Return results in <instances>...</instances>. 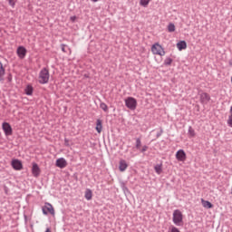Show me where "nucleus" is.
<instances>
[{"instance_id":"nucleus-1","label":"nucleus","mask_w":232,"mask_h":232,"mask_svg":"<svg viewBox=\"0 0 232 232\" xmlns=\"http://www.w3.org/2000/svg\"><path fill=\"white\" fill-rule=\"evenodd\" d=\"M48 81H50V72L48 69L44 68L39 73L38 82H40V84H46Z\"/></svg>"},{"instance_id":"nucleus-2","label":"nucleus","mask_w":232,"mask_h":232,"mask_svg":"<svg viewBox=\"0 0 232 232\" xmlns=\"http://www.w3.org/2000/svg\"><path fill=\"white\" fill-rule=\"evenodd\" d=\"M150 50L153 55H160V57H164V55H166L164 47H162V45H160L159 43L152 44Z\"/></svg>"},{"instance_id":"nucleus-3","label":"nucleus","mask_w":232,"mask_h":232,"mask_svg":"<svg viewBox=\"0 0 232 232\" xmlns=\"http://www.w3.org/2000/svg\"><path fill=\"white\" fill-rule=\"evenodd\" d=\"M183 218L184 216L182 215V212L180 210H174L172 220L176 226H180V224H182Z\"/></svg>"},{"instance_id":"nucleus-4","label":"nucleus","mask_w":232,"mask_h":232,"mask_svg":"<svg viewBox=\"0 0 232 232\" xmlns=\"http://www.w3.org/2000/svg\"><path fill=\"white\" fill-rule=\"evenodd\" d=\"M42 211L44 215H52L55 217V208L50 203H45L44 206L42 208Z\"/></svg>"},{"instance_id":"nucleus-5","label":"nucleus","mask_w":232,"mask_h":232,"mask_svg":"<svg viewBox=\"0 0 232 232\" xmlns=\"http://www.w3.org/2000/svg\"><path fill=\"white\" fill-rule=\"evenodd\" d=\"M125 106H127L129 110H137V100L133 97H128L125 99Z\"/></svg>"},{"instance_id":"nucleus-6","label":"nucleus","mask_w":232,"mask_h":232,"mask_svg":"<svg viewBox=\"0 0 232 232\" xmlns=\"http://www.w3.org/2000/svg\"><path fill=\"white\" fill-rule=\"evenodd\" d=\"M11 166L16 171H21V169H23V163L19 160H13L12 162H11Z\"/></svg>"},{"instance_id":"nucleus-7","label":"nucleus","mask_w":232,"mask_h":232,"mask_svg":"<svg viewBox=\"0 0 232 232\" xmlns=\"http://www.w3.org/2000/svg\"><path fill=\"white\" fill-rule=\"evenodd\" d=\"M176 159L179 162H184V160H186L187 156H186V152L184 151V150H179L177 151Z\"/></svg>"},{"instance_id":"nucleus-8","label":"nucleus","mask_w":232,"mask_h":232,"mask_svg":"<svg viewBox=\"0 0 232 232\" xmlns=\"http://www.w3.org/2000/svg\"><path fill=\"white\" fill-rule=\"evenodd\" d=\"M55 165L57 168H60L61 169H63L68 166V162L64 158H59L58 160H56Z\"/></svg>"},{"instance_id":"nucleus-9","label":"nucleus","mask_w":232,"mask_h":232,"mask_svg":"<svg viewBox=\"0 0 232 232\" xmlns=\"http://www.w3.org/2000/svg\"><path fill=\"white\" fill-rule=\"evenodd\" d=\"M209 101H211V96H209L208 92H202L200 94V102H202V104H208Z\"/></svg>"},{"instance_id":"nucleus-10","label":"nucleus","mask_w":232,"mask_h":232,"mask_svg":"<svg viewBox=\"0 0 232 232\" xmlns=\"http://www.w3.org/2000/svg\"><path fill=\"white\" fill-rule=\"evenodd\" d=\"M16 53L19 59H24V57H26V48L24 46H19L16 50Z\"/></svg>"},{"instance_id":"nucleus-11","label":"nucleus","mask_w":232,"mask_h":232,"mask_svg":"<svg viewBox=\"0 0 232 232\" xmlns=\"http://www.w3.org/2000/svg\"><path fill=\"white\" fill-rule=\"evenodd\" d=\"M2 129L5 131V135H12V126L8 122H4L2 124Z\"/></svg>"},{"instance_id":"nucleus-12","label":"nucleus","mask_w":232,"mask_h":232,"mask_svg":"<svg viewBox=\"0 0 232 232\" xmlns=\"http://www.w3.org/2000/svg\"><path fill=\"white\" fill-rule=\"evenodd\" d=\"M32 174L35 178H37V177H39V175H41V168H39V165H37V163H33Z\"/></svg>"},{"instance_id":"nucleus-13","label":"nucleus","mask_w":232,"mask_h":232,"mask_svg":"<svg viewBox=\"0 0 232 232\" xmlns=\"http://www.w3.org/2000/svg\"><path fill=\"white\" fill-rule=\"evenodd\" d=\"M119 169L121 172H124L125 169H128V163L124 160H121L119 162Z\"/></svg>"},{"instance_id":"nucleus-14","label":"nucleus","mask_w":232,"mask_h":232,"mask_svg":"<svg viewBox=\"0 0 232 232\" xmlns=\"http://www.w3.org/2000/svg\"><path fill=\"white\" fill-rule=\"evenodd\" d=\"M177 48L179 52H182V50H186L188 48V44H186V41H180L177 44Z\"/></svg>"},{"instance_id":"nucleus-15","label":"nucleus","mask_w":232,"mask_h":232,"mask_svg":"<svg viewBox=\"0 0 232 232\" xmlns=\"http://www.w3.org/2000/svg\"><path fill=\"white\" fill-rule=\"evenodd\" d=\"M201 204L206 209H211L213 208V204L208 200H205L204 198H201Z\"/></svg>"},{"instance_id":"nucleus-16","label":"nucleus","mask_w":232,"mask_h":232,"mask_svg":"<svg viewBox=\"0 0 232 232\" xmlns=\"http://www.w3.org/2000/svg\"><path fill=\"white\" fill-rule=\"evenodd\" d=\"M5 67L3 66V63L0 62V82H3L5 81Z\"/></svg>"},{"instance_id":"nucleus-17","label":"nucleus","mask_w":232,"mask_h":232,"mask_svg":"<svg viewBox=\"0 0 232 232\" xmlns=\"http://www.w3.org/2000/svg\"><path fill=\"white\" fill-rule=\"evenodd\" d=\"M96 131H98V133H101L102 131V120H97V121H96Z\"/></svg>"},{"instance_id":"nucleus-18","label":"nucleus","mask_w":232,"mask_h":232,"mask_svg":"<svg viewBox=\"0 0 232 232\" xmlns=\"http://www.w3.org/2000/svg\"><path fill=\"white\" fill-rule=\"evenodd\" d=\"M92 197H93V193L92 192V189L87 188L85 190V198H86V200H92Z\"/></svg>"},{"instance_id":"nucleus-19","label":"nucleus","mask_w":232,"mask_h":232,"mask_svg":"<svg viewBox=\"0 0 232 232\" xmlns=\"http://www.w3.org/2000/svg\"><path fill=\"white\" fill-rule=\"evenodd\" d=\"M24 92L26 95H32V93H34V87H32L31 85H27Z\"/></svg>"},{"instance_id":"nucleus-20","label":"nucleus","mask_w":232,"mask_h":232,"mask_svg":"<svg viewBox=\"0 0 232 232\" xmlns=\"http://www.w3.org/2000/svg\"><path fill=\"white\" fill-rule=\"evenodd\" d=\"M150 1L151 0H140V6H144V8H146L148 5H150Z\"/></svg>"},{"instance_id":"nucleus-21","label":"nucleus","mask_w":232,"mask_h":232,"mask_svg":"<svg viewBox=\"0 0 232 232\" xmlns=\"http://www.w3.org/2000/svg\"><path fill=\"white\" fill-rule=\"evenodd\" d=\"M172 63H173V59H171L170 57H168L164 61V65L165 66H171Z\"/></svg>"},{"instance_id":"nucleus-22","label":"nucleus","mask_w":232,"mask_h":232,"mask_svg":"<svg viewBox=\"0 0 232 232\" xmlns=\"http://www.w3.org/2000/svg\"><path fill=\"white\" fill-rule=\"evenodd\" d=\"M154 169L158 175H160L162 173V165H156Z\"/></svg>"},{"instance_id":"nucleus-23","label":"nucleus","mask_w":232,"mask_h":232,"mask_svg":"<svg viewBox=\"0 0 232 232\" xmlns=\"http://www.w3.org/2000/svg\"><path fill=\"white\" fill-rule=\"evenodd\" d=\"M168 32H169V33L175 32V24H169Z\"/></svg>"},{"instance_id":"nucleus-24","label":"nucleus","mask_w":232,"mask_h":232,"mask_svg":"<svg viewBox=\"0 0 232 232\" xmlns=\"http://www.w3.org/2000/svg\"><path fill=\"white\" fill-rule=\"evenodd\" d=\"M100 108H101L102 110H103V111H108V105H106V103H104V102H102V103L100 104Z\"/></svg>"},{"instance_id":"nucleus-25","label":"nucleus","mask_w":232,"mask_h":232,"mask_svg":"<svg viewBox=\"0 0 232 232\" xmlns=\"http://www.w3.org/2000/svg\"><path fill=\"white\" fill-rule=\"evenodd\" d=\"M188 135L189 137H195V130H193V128L189 127L188 128Z\"/></svg>"},{"instance_id":"nucleus-26","label":"nucleus","mask_w":232,"mask_h":232,"mask_svg":"<svg viewBox=\"0 0 232 232\" xmlns=\"http://www.w3.org/2000/svg\"><path fill=\"white\" fill-rule=\"evenodd\" d=\"M140 144H141V142H140V139H137L136 140V148L139 150L140 148Z\"/></svg>"},{"instance_id":"nucleus-27","label":"nucleus","mask_w":232,"mask_h":232,"mask_svg":"<svg viewBox=\"0 0 232 232\" xmlns=\"http://www.w3.org/2000/svg\"><path fill=\"white\" fill-rule=\"evenodd\" d=\"M8 3L10 5V6H12V8H14L15 7V1L14 0H8Z\"/></svg>"},{"instance_id":"nucleus-28","label":"nucleus","mask_w":232,"mask_h":232,"mask_svg":"<svg viewBox=\"0 0 232 232\" xmlns=\"http://www.w3.org/2000/svg\"><path fill=\"white\" fill-rule=\"evenodd\" d=\"M170 232H180V230H179V228H177L175 227H171Z\"/></svg>"},{"instance_id":"nucleus-29","label":"nucleus","mask_w":232,"mask_h":232,"mask_svg":"<svg viewBox=\"0 0 232 232\" xmlns=\"http://www.w3.org/2000/svg\"><path fill=\"white\" fill-rule=\"evenodd\" d=\"M70 21H72V23H75V21H77V16H71Z\"/></svg>"},{"instance_id":"nucleus-30","label":"nucleus","mask_w":232,"mask_h":232,"mask_svg":"<svg viewBox=\"0 0 232 232\" xmlns=\"http://www.w3.org/2000/svg\"><path fill=\"white\" fill-rule=\"evenodd\" d=\"M62 51L66 53V45L65 44H62L61 45Z\"/></svg>"},{"instance_id":"nucleus-31","label":"nucleus","mask_w":232,"mask_h":232,"mask_svg":"<svg viewBox=\"0 0 232 232\" xmlns=\"http://www.w3.org/2000/svg\"><path fill=\"white\" fill-rule=\"evenodd\" d=\"M144 151H148V146H143L141 152L144 153Z\"/></svg>"},{"instance_id":"nucleus-32","label":"nucleus","mask_w":232,"mask_h":232,"mask_svg":"<svg viewBox=\"0 0 232 232\" xmlns=\"http://www.w3.org/2000/svg\"><path fill=\"white\" fill-rule=\"evenodd\" d=\"M64 142H65V146H68V140H64Z\"/></svg>"},{"instance_id":"nucleus-33","label":"nucleus","mask_w":232,"mask_h":232,"mask_svg":"<svg viewBox=\"0 0 232 232\" xmlns=\"http://www.w3.org/2000/svg\"><path fill=\"white\" fill-rule=\"evenodd\" d=\"M8 81H9V82H12V76L8 77Z\"/></svg>"}]
</instances>
